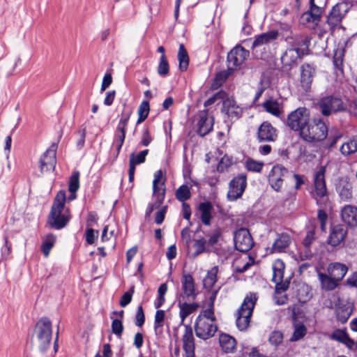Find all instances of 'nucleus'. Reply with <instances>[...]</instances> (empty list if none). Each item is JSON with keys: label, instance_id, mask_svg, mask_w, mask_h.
<instances>
[{"label": "nucleus", "instance_id": "nucleus-5", "mask_svg": "<svg viewBox=\"0 0 357 357\" xmlns=\"http://www.w3.org/2000/svg\"><path fill=\"white\" fill-rule=\"evenodd\" d=\"M328 135V128L320 119H314L312 123H307L303 128L301 137L305 142H313L325 139Z\"/></svg>", "mask_w": 357, "mask_h": 357}, {"label": "nucleus", "instance_id": "nucleus-7", "mask_svg": "<svg viewBox=\"0 0 357 357\" xmlns=\"http://www.w3.org/2000/svg\"><path fill=\"white\" fill-rule=\"evenodd\" d=\"M326 167L321 166L314 173L313 183L314 187V197L319 206L325 204L328 201V194L325 180Z\"/></svg>", "mask_w": 357, "mask_h": 357}, {"label": "nucleus", "instance_id": "nucleus-27", "mask_svg": "<svg viewBox=\"0 0 357 357\" xmlns=\"http://www.w3.org/2000/svg\"><path fill=\"white\" fill-rule=\"evenodd\" d=\"M341 218L348 226L357 227V206L346 205L341 210Z\"/></svg>", "mask_w": 357, "mask_h": 357}, {"label": "nucleus", "instance_id": "nucleus-40", "mask_svg": "<svg viewBox=\"0 0 357 357\" xmlns=\"http://www.w3.org/2000/svg\"><path fill=\"white\" fill-rule=\"evenodd\" d=\"M264 163L261 161H257L252 158H248L245 162V167L249 172L260 173Z\"/></svg>", "mask_w": 357, "mask_h": 357}, {"label": "nucleus", "instance_id": "nucleus-39", "mask_svg": "<svg viewBox=\"0 0 357 357\" xmlns=\"http://www.w3.org/2000/svg\"><path fill=\"white\" fill-rule=\"evenodd\" d=\"M340 151L345 155L356 153L357 151V135L349 142L343 144L340 147Z\"/></svg>", "mask_w": 357, "mask_h": 357}, {"label": "nucleus", "instance_id": "nucleus-6", "mask_svg": "<svg viewBox=\"0 0 357 357\" xmlns=\"http://www.w3.org/2000/svg\"><path fill=\"white\" fill-rule=\"evenodd\" d=\"M35 334L40 351H45L50 346L52 335V323L47 317H43L37 322Z\"/></svg>", "mask_w": 357, "mask_h": 357}, {"label": "nucleus", "instance_id": "nucleus-49", "mask_svg": "<svg viewBox=\"0 0 357 357\" xmlns=\"http://www.w3.org/2000/svg\"><path fill=\"white\" fill-rule=\"evenodd\" d=\"M56 241V237L53 234H49L46 236L42 244V251L45 257H47Z\"/></svg>", "mask_w": 357, "mask_h": 357}, {"label": "nucleus", "instance_id": "nucleus-11", "mask_svg": "<svg viewBox=\"0 0 357 357\" xmlns=\"http://www.w3.org/2000/svg\"><path fill=\"white\" fill-rule=\"evenodd\" d=\"M247 187V177L245 174H241L234 177L229 184L227 199L230 202L236 201L241 198Z\"/></svg>", "mask_w": 357, "mask_h": 357}, {"label": "nucleus", "instance_id": "nucleus-44", "mask_svg": "<svg viewBox=\"0 0 357 357\" xmlns=\"http://www.w3.org/2000/svg\"><path fill=\"white\" fill-rule=\"evenodd\" d=\"M289 173L287 168L281 165H276L273 167L268 178H280L283 179L284 177Z\"/></svg>", "mask_w": 357, "mask_h": 357}, {"label": "nucleus", "instance_id": "nucleus-53", "mask_svg": "<svg viewBox=\"0 0 357 357\" xmlns=\"http://www.w3.org/2000/svg\"><path fill=\"white\" fill-rule=\"evenodd\" d=\"M233 164L232 158L225 155H224L217 166V171L218 172H224Z\"/></svg>", "mask_w": 357, "mask_h": 357}, {"label": "nucleus", "instance_id": "nucleus-59", "mask_svg": "<svg viewBox=\"0 0 357 357\" xmlns=\"http://www.w3.org/2000/svg\"><path fill=\"white\" fill-rule=\"evenodd\" d=\"M283 340V335L280 331H273L271 333L269 337V342L271 344L278 345L280 344Z\"/></svg>", "mask_w": 357, "mask_h": 357}, {"label": "nucleus", "instance_id": "nucleus-25", "mask_svg": "<svg viewBox=\"0 0 357 357\" xmlns=\"http://www.w3.org/2000/svg\"><path fill=\"white\" fill-rule=\"evenodd\" d=\"M213 118L208 116V110L204 109L199 113V119L197 123V134L204 137L213 129Z\"/></svg>", "mask_w": 357, "mask_h": 357}, {"label": "nucleus", "instance_id": "nucleus-61", "mask_svg": "<svg viewBox=\"0 0 357 357\" xmlns=\"http://www.w3.org/2000/svg\"><path fill=\"white\" fill-rule=\"evenodd\" d=\"M145 316L142 305H139L135 315V325L141 327L144 324Z\"/></svg>", "mask_w": 357, "mask_h": 357}, {"label": "nucleus", "instance_id": "nucleus-43", "mask_svg": "<svg viewBox=\"0 0 357 357\" xmlns=\"http://www.w3.org/2000/svg\"><path fill=\"white\" fill-rule=\"evenodd\" d=\"M150 110L149 103L146 100H144L140 104L138 108V119L137 121V124H139L145 121L147 118Z\"/></svg>", "mask_w": 357, "mask_h": 357}, {"label": "nucleus", "instance_id": "nucleus-32", "mask_svg": "<svg viewBox=\"0 0 357 357\" xmlns=\"http://www.w3.org/2000/svg\"><path fill=\"white\" fill-rule=\"evenodd\" d=\"M198 209L200 212V219L204 225L208 226L211 225L212 219V211L213 206L209 202H204L199 204Z\"/></svg>", "mask_w": 357, "mask_h": 357}, {"label": "nucleus", "instance_id": "nucleus-17", "mask_svg": "<svg viewBox=\"0 0 357 357\" xmlns=\"http://www.w3.org/2000/svg\"><path fill=\"white\" fill-rule=\"evenodd\" d=\"M348 11V5L344 3L335 4L327 17V23L331 28L339 25Z\"/></svg>", "mask_w": 357, "mask_h": 357}, {"label": "nucleus", "instance_id": "nucleus-30", "mask_svg": "<svg viewBox=\"0 0 357 357\" xmlns=\"http://www.w3.org/2000/svg\"><path fill=\"white\" fill-rule=\"evenodd\" d=\"M336 191L342 201L350 202L353 197L352 184L347 180H341L336 186Z\"/></svg>", "mask_w": 357, "mask_h": 357}, {"label": "nucleus", "instance_id": "nucleus-36", "mask_svg": "<svg viewBox=\"0 0 357 357\" xmlns=\"http://www.w3.org/2000/svg\"><path fill=\"white\" fill-rule=\"evenodd\" d=\"M177 57L179 70L183 72L185 71L189 65V56L183 44L179 45Z\"/></svg>", "mask_w": 357, "mask_h": 357}, {"label": "nucleus", "instance_id": "nucleus-10", "mask_svg": "<svg viewBox=\"0 0 357 357\" xmlns=\"http://www.w3.org/2000/svg\"><path fill=\"white\" fill-rule=\"evenodd\" d=\"M285 265L281 259H277L273 264L272 281L275 284V293L280 294L288 289L289 280H284V271Z\"/></svg>", "mask_w": 357, "mask_h": 357}, {"label": "nucleus", "instance_id": "nucleus-12", "mask_svg": "<svg viewBox=\"0 0 357 357\" xmlns=\"http://www.w3.org/2000/svg\"><path fill=\"white\" fill-rule=\"evenodd\" d=\"M58 145L52 143L39 160V168L41 173L52 172L56 164V150Z\"/></svg>", "mask_w": 357, "mask_h": 357}, {"label": "nucleus", "instance_id": "nucleus-33", "mask_svg": "<svg viewBox=\"0 0 357 357\" xmlns=\"http://www.w3.org/2000/svg\"><path fill=\"white\" fill-rule=\"evenodd\" d=\"M319 280L320 281L321 288L326 291H332L335 289L340 281L328 274L318 272Z\"/></svg>", "mask_w": 357, "mask_h": 357}, {"label": "nucleus", "instance_id": "nucleus-34", "mask_svg": "<svg viewBox=\"0 0 357 357\" xmlns=\"http://www.w3.org/2000/svg\"><path fill=\"white\" fill-rule=\"evenodd\" d=\"M329 338L345 344L349 348H352L354 341L347 335L345 330L336 329L330 335Z\"/></svg>", "mask_w": 357, "mask_h": 357}, {"label": "nucleus", "instance_id": "nucleus-3", "mask_svg": "<svg viewBox=\"0 0 357 357\" xmlns=\"http://www.w3.org/2000/svg\"><path fill=\"white\" fill-rule=\"evenodd\" d=\"M165 181L166 179L163 176L162 171L161 169L156 171L153 181V197L154 202L148 205L145 212L146 218L149 217L152 212L159 208L163 203L166 193Z\"/></svg>", "mask_w": 357, "mask_h": 357}, {"label": "nucleus", "instance_id": "nucleus-58", "mask_svg": "<svg viewBox=\"0 0 357 357\" xmlns=\"http://www.w3.org/2000/svg\"><path fill=\"white\" fill-rule=\"evenodd\" d=\"M133 293L134 287H132L129 291H127L123 294L119 303L121 307H125L131 302Z\"/></svg>", "mask_w": 357, "mask_h": 357}, {"label": "nucleus", "instance_id": "nucleus-41", "mask_svg": "<svg viewBox=\"0 0 357 357\" xmlns=\"http://www.w3.org/2000/svg\"><path fill=\"white\" fill-rule=\"evenodd\" d=\"M175 196L179 202H185L191 197L190 188L187 185H181L176 190Z\"/></svg>", "mask_w": 357, "mask_h": 357}, {"label": "nucleus", "instance_id": "nucleus-62", "mask_svg": "<svg viewBox=\"0 0 357 357\" xmlns=\"http://www.w3.org/2000/svg\"><path fill=\"white\" fill-rule=\"evenodd\" d=\"M221 236L220 231L217 229L209 236L208 241H206V245L208 246H213L216 245L219 241V238Z\"/></svg>", "mask_w": 357, "mask_h": 357}, {"label": "nucleus", "instance_id": "nucleus-8", "mask_svg": "<svg viewBox=\"0 0 357 357\" xmlns=\"http://www.w3.org/2000/svg\"><path fill=\"white\" fill-rule=\"evenodd\" d=\"M317 105L323 116H328L334 113L344 112L346 105L342 100L335 96H326L321 98Z\"/></svg>", "mask_w": 357, "mask_h": 357}, {"label": "nucleus", "instance_id": "nucleus-60", "mask_svg": "<svg viewBox=\"0 0 357 357\" xmlns=\"http://www.w3.org/2000/svg\"><path fill=\"white\" fill-rule=\"evenodd\" d=\"M315 239V232L314 229L309 230L306 233V236L303 241V245L305 249L310 248L311 244Z\"/></svg>", "mask_w": 357, "mask_h": 357}, {"label": "nucleus", "instance_id": "nucleus-14", "mask_svg": "<svg viewBox=\"0 0 357 357\" xmlns=\"http://www.w3.org/2000/svg\"><path fill=\"white\" fill-rule=\"evenodd\" d=\"M195 331L196 336L202 340H206L213 337L218 331V326L215 321H207L204 320L195 319Z\"/></svg>", "mask_w": 357, "mask_h": 357}, {"label": "nucleus", "instance_id": "nucleus-47", "mask_svg": "<svg viewBox=\"0 0 357 357\" xmlns=\"http://www.w3.org/2000/svg\"><path fill=\"white\" fill-rule=\"evenodd\" d=\"M79 188V172L75 171L69 178L68 190L70 192H76Z\"/></svg>", "mask_w": 357, "mask_h": 357}, {"label": "nucleus", "instance_id": "nucleus-37", "mask_svg": "<svg viewBox=\"0 0 357 357\" xmlns=\"http://www.w3.org/2000/svg\"><path fill=\"white\" fill-rule=\"evenodd\" d=\"M218 272V266H213L209 270L203 280L204 289L211 290L217 281V274Z\"/></svg>", "mask_w": 357, "mask_h": 357}, {"label": "nucleus", "instance_id": "nucleus-50", "mask_svg": "<svg viewBox=\"0 0 357 357\" xmlns=\"http://www.w3.org/2000/svg\"><path fill=\"white\" fill-rule=\"evenodd\" d=\"M307 333L306 327L303 324H296L294 333L290 338L291 341H298L303 338Z\"/></svg>", "mask_w": 357, "mask_h": 357}, {"label": "nucleus", "instance_id": "nucleus-35", "mask_svg": "<svg viewBox=\"0 0 357 357\" xmlns=\"http://www.w3.org/2000/svg\"><path fill=\"white\" fill-rule=\"evenodd\" d=\"M182 341L183 349H195V337L190 325H185Z\"/></svg>", "mask_w": 357, "mask_h": 357}, {"label": "nucleus", "instance_id": "nucleus-24", "mask_svg": "<svg viewBox=\"0 0 357 357\" xmlns=\"http://www.w3.org/2000/svg\"><path fill=\"white\" fill-rule=\"evenodd\" d=\"M300 83L304 91H307L310 89L315 73L314 68L309 63H303L301 66Z\"/></svg>", "mask_w": 357, "mask_h": 357}, {"label": "nucleus", "instance_id": "nucleus-16", "mask_svg": "<svg viewBox=\"0 0 357 357\" xmlns=\"http://www.w3.org/2000/svg\"><path fill=\"white\" fill-rule=\"evenodd\" d=\"M347 233L348 229L345 225L338 224L333 226L327 239L328 244L333 248L342 247Z\"/></svg>", "mask_w": 357, "mask_h": 357}, {"label": "nucleus", "instance_id": "nucleus-56", "mask_svg": "<svg viewBox=\"0 0 357 357\" xmlns=\"http://www.w3.org/2000/svg\"><path fill=\"white\" fill-rule=\"evenodd\" d=\"M112 331L114 334L120 337L123 331L122 321L118 319H114L112 322Z\"/></svg>", "mask_w": 357, "mask_h": 357}, {"label": "nucleus", "instance_id": "nucleus-21", "mask_svg": "<svg viewBox=\"0 0 357 357\" xmlns=\"http://www.w3.org/2000/svg\"><path fill=\"white\" fill-rule=\"evenodd\" d=\"M335 307L337 320L342 324L346 323L352 313V304L338 297Z\"/></svg>", "mask_w": 357, "mask_h": 357}, {"label": "nucleus", "instance_id": "nucleus-46", "mask_svg": "<svg viewBox=\"0 0 357 357\" xmlns=\"http://www.w3.org/2000/svg\"><path fill=\"white\" fill-rule=\"evenodd\" d=\"M204 320L207 321H215L216 322V318L214 314V310L213 306L209 305L208 307L206 310H202L199 314L197 317L196 319L199 320Z\"/></svg>", "mask_w": 357, "mask_h": 357}, {"label": "nucleus", "instance_id": "nucleus-31", "mask_svg": "<svg viewBox=\"0 0 357 357\" xmlns=\"http://www.w3.org/2000/svg\"><path fill=\"white\" fill-rule=\"evenodd\" d=\"M327 271L329 275L341 281L347 274L348 268L343 264L334 262L328 265Z\"/></svg>", "mask_w": 357, "mask_h": 357}, {"label": "nucleus", "instance_id": "nucleus-18", "mask_svg": "<svg viewBox=\"0 0 357 357\" xmlns=\"http://www.w3.org/2000/svg\"><path fill=\"white\" fill-rule=\"evenodd\" d=\"M222 112L225 113L231 121L238 120L243 114V109L237 105L233 98L226 97L223 100Z\"/></svg>", "mask_w": 357, "mask_h": 357}, {"label": "nucleus", "instance_id": "nucleus-48", "mask_svg": "<svg viewBox=\"0 0 357 357\" xmlns=\"http://www.w3.org/2000/svg\"><path fill=\"white\" fill-rule=\"evenodd\" d=\"M206 245V240L204 238L196 240L193 245V247L195 248V251L192 254L193 258H196L201 254L208 252Z\"/></svg>", "mask_w": 357, "mask_h": 357}, {"label": "nucleus", "instance_id": "nucleus-38", "mask_svg": "<svg viewBox=\"0 0 357 357\" xmlns=\"http://www.w3.org/2000/svg\"><path fill=\"white\" fill-rule=\"evenodd\" d=\"M262 105L266 112L275 116H279L281 114L280 104L276 100L270 98L266 100Z\"/></svg>", "mask_w": 357, "mask_h": 357}, {"label": "nucleus", "instance_id": "nucleus-57", "mask_svg": "<svg viewBox=\"0 0 357 357\" xmlns=\"http://www.w3.org/2000/svg\"><path fill=\"white\" fill-rule=\"evenodd\" d=\"M317 220L320 222V229L322 231H326L328 215L324 209H319L317 212Z\"/></svg>", "mask_w": 357, "mask_h": 357}, {"label": "nucleus", "instance_id": "nucleus-15", "mask_svg": "<svg viewBox=\"0 0 357 357\" xmlns=\"http://www.w3.org/2000/svg\"><path fill=\"white\" fill-rule=\"evenodd\" d=\"M249 55V51L242 46H235L227 54L229 69L234 70L241 66L248 58Z\"/></svg>", "mask_w": 357, "mask_h": 357}, {"label": "nucleus", "instance_id": "nucleus-2", "mask_svg": "<svg viewBox=\"0 0 357 357\" xmlns=\"http://www.w3.org/2000/svg\"><path fill=\"white\" fill-rule=\"evenodd\" d=\"M286 40L289 46L282 54L280 60L283 68L291 70L294 66L296 65L297 61L305 54L308 41L298 35L287 37Z\"/></svg>", "mask_w": 357, "mask_h": 357}, {"label": "nucleus", "instance_id": "nucleus-20", "mask_svg": "<svg viewBox=\"0 0 357 357\" xmlns=\"http://www.w3.org/2000/svg\"><path fill=\"white\" fill-rule=\"evenodd\" d=\"M279 36L278 30H271L261 34L257 35L252 44L251 48L253 51L257 52L263 46L268 45L275 41Z\"/></svg>", "mask_w": 357, "mask_h": 357}, {"label": "nucleus", "instance_id": "nucleus-45", "mask_svg": "<svg viewBox=\"0 0 357 357\" xmlns=\"http://www.w3.org/2000/svg\"><path fill=\"white\" fill-rule=\"evenodd\" d=\"M131 114V111L123 113L121 118L118 123L116 132L118 134H124L126 135V128L128 123V121Z\"/></svg>", "mask_w": 357, "mask_h": 357}, {"label": "nucleus", "instance_id": "nucleus-52", "mask_svg": "<svg viewBox=\"0 0 357 357\" xmlns=\"http://www.w3.org/2000/svg\"><path fill=\"white\" fill-rule=\"evenodd\" d=\"M227 94L225 91L220 90L213 94L211 97H210L208 100L204 102V107H207L213 104H214L217 100H220L223 102L225 100Z\"/></svg>", "mask_w": 357, "mask_h": 357}, {"label": "nucleus", "instance_id": "nucleus-9", "mask_svg": "<svg viewBox=\"0 0 357 357\" xmlns=\"http://www.w3.org/2000/svg\"><path fill=\"white\" fill-rule=\"evenodd\" d=\"M310 114L305 107H299L291 112L287 116V125L291 130L298 132L301 135L303 128L309 123Z\"/></svg>", "mask_w": 357, "mask_h": 357}, {"label": "nucleus", "instance_id": "nucleus-63", "mask_svg": "<svg viewBox=\"0 0 357 357\" xmlns=\"http://www.w3.org/2000/svg\"><path fill=\"white\" fill-rule=\"evenodd\" d=\"M153 140V137H151L149 128H145L143 131L140 144L144 146H148Z\"/></svg>", "mask_w": 357, "mask_h": 357}, {"label": "nucleus", "instance_id": "nucleus-51", "mask_svg": "<svg viewBox=\"0 0 357 357\" xmlns=\"http://www.w3.org/2000/svg\"><path fill=\"white\" fill-rule=\"evenodd\" d=\"M158 73L161 77H166L169 72V66L166 56H160L158 66Z\"/></svg>", "mask_w": 357, "mask_h": 357}, {"label": "nucleus", "instance_id": "nucleus-22", "mask_svg": "<svg viewBox=\"0 0 357 357\" xmlns=\"http://www.w3.org/2000/svg\"><path fill=\"white\" fill-rule=\"evenodd\" d=\"M278 137L276 129L268 121L263 122L257 130V139L259 142H271Z\"/></svg>", "mask_w": 357, "mask_h": 357}, {"label": "nucleus", "instance_id": "nucleus-42", "mask_svg": "<svg viewBox=\"0 0 357 357\" xmlns=\"http://www.w3.org/2000/svg\"><path fill=\"white\" fill-rule=\"evenodd\" d=\"M149 151L148 149H145L140 151L137 154L132 153L130 155L129 163L134 166L144 163L146 160V155L149 154Z\"/></svg>", "mask_w": 357, "mask_h": 357}, {"label": "nucleus", "instance_id": "nucleus-54", "mask_svg": "<svg viewBox=\"0 0 357 357\" xmlns=\"http://www.w3.org/2000/svg\"><path fill=\"white\" fill-rule=\"evenodd\" d=\"M165 319V312L162 310H158L155 314V320H154V330L155 333H158V331L160 328H161L163 325V321Z\"/></svg>", "mask_w": 357, "mask_h": 357}, {"label": "nucleus", "instance_id": "nucleus-26", "mask_svg": "<svg viewBox=\"0 0 357 357\" xmlns=\"http://www.w3.org/2000/svg\"><path fill=\"white\" fill-rule=\"evenodd\" d=\"M291 237L287 233L278 234L271 247L272 253L285 252L291 243Z\"/></svg>", "mask_w": 357, "mask_h": 357}, {"label": "nucleus", "instance_id": "nucleus-4", "mask_svg": "<svg viewBox=\"0 0 357 357\" xmlns=\"http://www.w3.org/2000/svg\"><path fill=\"white\" fill-rule=\"evenodd\" d=\"M257 301V295L254 293H250L245 297L236 312V324L238 330L245 331L249 326Z\"/></svg>", "mask_w": 357, "mask_h": 357}, {"label": "nucleus", "instance_id": "nucleus-19", "mask_svg": "<svg viewBox=\"0 0 357 357\" xmlns=\"http://www.w3.org/2000/svg\"><path fill=\"white\" fill-rule=\"evenodd\" d=\"M181 285L183 294L178 298L195 300L197 296L196 292L195 281L192 276L189 273H183L181 278Z\"/></svg>", "mask_w": 357, "mask_h": 357}, {"label": "nucleus", "instance_id": "nucleus-1", "mask_svg": "<svg viewBox=\"0 0 357 357\" xmlns=\"http://www.w3.org/2000/svg\"><path fill=\"white\" fill-rule=\"evenodd\" d=\"M66 200V192L60 190L56 194L51 207L47 218V223L51 228L56 230L64 228L71 219L68 208L65 206Z\"/></svg>", "mask_w": 357, "mask_h": 357}, {"label": "nucleus", "instance_id": "nucleus-28", "mask_svg": "<svg viewBox=\"0 0 357 357\" xmlns=\"http://www.w3.org/2000/svg\"><path fill=\"white\" fill-rule=\"evenodd\" d=\"M178 307L179 308V317L181 323L183 324L185 319L191 314L195 312L199 307L197 303H187L186 301H181V298L178 300Z\"/></svg>", "mask_w": 357, "mask_h": 357}, {"label": "nucleus", "instance_id": "nucleus-13", "mask_svg": "<svg viewBox=\"0 0 357 357\" xmlns=\"http://www.w3.org/2000/svg\"><path fill=\"white\" fill-rule=\"evenodd\" d=\"M235 248L241 252H247L254 245L253 239L246 228H240L234 234Z\"/></svg>", "mask_w": 357, "mask_h": 357}, {"label": "nucleus", "instance_id": "nucleus-23", "mask_svg": "<svg viewBox=\"0 0 357 357\" xmlns=\"http://www.w3.org/2000/svg\"><path fill=\"white\" fill-rule=\"evenodd\" d=\"M319 0H310V9L303 14V18L307 22L313 23L317 25L321 20L323 8L317 3Z\"/></svg>", "mask_w": 357, "mask_h": 357}, {"label": "nucleus", "instance_id": "nucleus-29", "mask_svg": "<svg viewBox=\"0 0 357 357\" xmlns=\"http://www.w3.org/2000/svg\"><path fill=\"white\" fill-rule=\"evenodd\" d=\"M219 344L223 352L231 354L236 351L237 342L231 335L221 333L219 335Z\"/></svg>", "mask_w": 357, "mask_h": 357}, {"label": "nucleus", "instance_id": "nucleus-55", "mask_svg": "<svg viewBox=\"0 0 357 357\" xmlns=\"http://www.w3.org/2000/svg\"><path fill=\"white\" fill-rule=\"evenodd\" d=\"M333 66L335 70H338L341 74L343 73V54L342 52H335L333 56Z\"/></svg>", "mask_w": 357, "mask_h": 357}, {"label": "nucleus", "instance_id": "nucleus-64", "mask_svg": "<svg viewBox=\"0 0 357 357\" xmlns=\"http://www.w3.org/2000/svg\"><path fill=\"white\" fill-rule=\"evenodd\" d=\"M98 234V231H95L92 228H88L86 231V241L88 244L91 245L94 243L96 238Z\"/></svg>", "mask_w": 357, "mask_h": 357}]
</instances>
